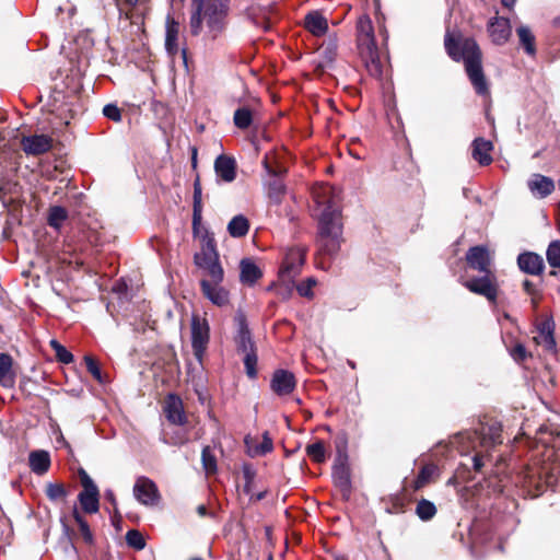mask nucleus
Masks as SVG:
<instances>
[{
    "label": "nucleus",
    "instance_id": "nucleus-7",
    "mask_svg": "<svg viewBox=\"0 0 560 560\" xmlns=\"http://www.w3.org/2000/svg\"><path fill=\"white\" fill-rule=\"evenodd\" d=\"M481 277L466 280L463 284L470 292L485 296L494 302L498 295L497 278L493 272H481Z\"/></svg>",
    "mask_w": 560,
    "mask_h": 560
},
{
    "label": "nucleus",
    "instance_id": "nucleus-31",
    "mask_svg": "<svg viewBox=\"0 0 560 560\" xmlns=\"http://www.w3.org/2000/svg\"><path fill=\"white\" fill-rule=\"evenodd\" d=\"M234 125L242 130L247 129L254 121V113L248 107H240L234 112Z\"/></svg>",
    "mask_w": 560,
    "mask_h": 560
},
{
    "label": "nucleus",
    "instance_id": "nucleus-62",
    "mask_svg": "<svg viewBox=\"0 0 560 560\" xmlns=\"http://www.w3.org/2000/svg\"><path fill=\"white\" fill-rule=\"evenodd\" d=\"M182 55H183L184 58L186 57V50L185 49L182 50Z\"/></svg>",
    "mask_w": 560,
    "mask_h": 560
},
{
    "label": "nucleus",
    "instance_id": "nucleus-14",
    "mask_svg": "<svg viewBox=\"0 0 560 560\" xmlns=\"http://www.w3.org/2000/svg\"><path fill=\"white\" fill-rule=\"evenodd\" d=\"M201 292L212 304L224 306L229 303V291L222 285V282L200 281Z\"/></svg>",
    "mask_w": 560,
    "mask_h": 560
},
{
    "label": "nucleus",
    "instance_id": "nucleus-20",
    "mask_svg": "<svg viewBox=\"0 0 560 560\" xmlns=\"http://www.w3.org/2000/svg\"><path fill=\"white\" fill-rule=\"evenodd\" d=\"M493 150V144L491 141L486 140L483 138H477L472 142V152L471 155L474 160H476L480 165L487 166L491 164L492 156L491 151Z\"/></svg>",
    "mask_w": 560,
    "mask_h": 560
},
{
    "label": "nucleus",
    "instance_id": "nucleus-60",
    "mask_svg": "<svg viewBox=\"0 0 560 560\" xmlns=\"http://www.w3.org/2000/svg\"><path fill=\"white\" fill-rule=\"evenodd\" d=\"M264 164H265L266 170H267L269 173H271V170H270V167L268 166V164H267V162H266V161H265V163H264Z\"/></svg>",
    "mask_w": 560,
    "mask_h": 560
},
{
    "label": "nucleus",
    "instance_id": "nucleus-64",
    "mask_svg": "<svg viewBox=\"0 0 560 560\" xmlns=\"http://www.w3.org/2000/svg\"><path fill=\"white\" fill-rule=\"evenodd\" d=\"M190 560H202L201 558H192Z\"/></svg>",
    "mask_w": 560,
    "mask_h": 560
},
{
    "label": "nucleus",
    "instance_id": "nucleus-56",
    "mask_svg": "<svg viewBox=\"0 0 560 560\" xmlns=\"http://www.w3.org/2000/svg\"><path fill=\"white\" fill-rule=\"evenodd\" d=\"M197 513L199 516L203 517L207 515V508L206 505L201 504L197 508Z\"/></svg>",
    "mask_w": 560,
    "mask_h": 560
},
{
    "label": "nucleus",
    "instance_id": "nucleus-55",
    "mask_svg": "<svg viewBox=\"0 0 560 560\" xmlns=\"http://www.w3.org/2000/svg\"><path fill=\"white\" fill-rule=\"evenodd\" d=\"M254 23L261 27L264 31H268L270 28V23L267 22V21H262L261 23H259L258 21H254Z\"/></svg>",
    "mask_w": 560,
    "mask_h": 560
},
{
    "label": "nucleus",
    "instance_id": "nucleus-11",
    "mask_svg": "<svg viewBox=\"0 0 560 560\" xmlns=\"http://www.w3.org/2000/svg\"><path fill=\"white\" fill-rule=\"evenodd\" d=\"M466 261L474 270L479 272H492L490 268L492 257L488 248L485 246L470 247L466 254Z\"/></svg>",
    "mask_w": 560,
    "mask_h": 560
},
{
    "label": "nucleus",
    "instance_id": "nucleus-26",
    "mask_svg": "<svg viewBox=\"0 0 560 560\" xmlns=\"http://www.w3.org/2000/svg\"><path fill=\"white\" fill-rule=\"evenodd\" d=\"M202 219V189L199 178L194 183L192 230L196 234Z\"/></svg>",
    "mask_w": 560,
    "mask_h": 560
},
{
    "label": "nucleus",
    "instance_id": "nucleus-35",
    "mask_svg": "<svg viewBox=\"0 0 560 560\" xmlns=\"http://www.w3.org/2000/svg\"><path fill=\"white\" fill-rule=\"evenodd\" d=\"M306 454L312 460H314L316 463L325 462V459H326L325 444L322 441H317L313 444L307 445Z\"/></svg>",
    "mask_w": 560,
    "mask_h": 560
},
{
    "label": "nucleus",
    "instance_id": "nucleus-54",
    "mask_svg": "<svg viewBox=\"0 0 560 560\" xmlns=\"http://www.w3.org/2000/svg\"><path fill=\"white\" fill-rule=\"evenodd\" d=\"M482 465H483V464H482V462H481V458H480L478 455H476V456L474 457V467H475V469H476V470H479V469L482 467Z\"/></svg>",
    "mask_w": 560,
    "mask_h": 560
},
{
    "label": "nucleus",
    "instance_id": "nucleus-40",
    "mask_svg": "<svg viewBox=\"0 0 560 560\" xmlns=\"http://www.w3.org/2000/svg\"><path fill=\"white\" fill-rule=\"evenodd\" d=\"M244 365H245L246 374L248 375V377L255 378L257 376V370H256L257 355H256L255 351H249V352L245 353Z\"/></svg>",
    "mask_w": 560,
    "mask_h": 560
},
{
    "label": "nucleus",
    "instance_id": "nucleus-10",
    "mask_svg": "<svg viewBox=\"0 0 560 560\" xmlns=\"http://www.w3.org/2000/svg\"><path fill=\"white\" fill-rule=\"evenodd\" d=\"M296 387V380L288 370H276L270 380V388L277 396H288Z\"/></svg>",
    "mask_w": 560,
    "mask_h": 560
},
{
    "label": "nucleus",
    "instance_id": "nucleus-48",
    "mask_svg": "<svg viewBox=\"0 0 560 560\" xmlns=\"http://www.w3.org/2000/svg\"><path fill=\"white\" fill-rule=\"evenodd\" d=\"M272 451V440L269 438L268 433L264 434L262 442L255 448V455H264Z\"/></svg>",
    "mask_w": 560,
    "mask_h": 560
},
{
    "label": "nucleus",
    "instance_id": "nucleus-13",
    "mask_svg": "<svg viewBox=\"0 0 560 560\" xmlns=\"http://www.w3.org/2000/svg\"><path fill=\"white\" fill-rule=\"evenodd\" d=\"M488 32L494 44L503 45L512 35L511 22L508 18L494 16L488 23Z\"/></svg>",
    "mask_w": 560,
    "mask_h": 560
},
{
    "label": "nucleus",
    "instance_id": "nucleus-38",
    "mask_svg": "<svg viewBox=\"0 0 560 560\" xmlns=\"http://www.w3.org/2000/svg\"><path fill=\"white\" fill-rule=\"evenodd\" d=\"M546 256L551 267L560 268V241H553L549 244Z\"/></svg>",
    "mask_w": 560,
    "mask_h": 560
},
{
    "label": "nucleus",
    "instance_id": "nucleus-15",
    "mask_svg": "<svg viewBox=\"0 0 560 560\" xmlns=\"http://www.w3.org/2000/svg\"><path fill=\"white\" fill-rule=\"evenodd\" d=\"M164 412L167 420L176 425H183L186 422V416L184 411V406L182 399L174 395L170 394L165 401Z\"/></svg>",
    "mask_w": 560,
    "mask_h": 560
},
{
    "label": "nucleus",
    "instance_id": "nucleus-24",
    "mask_svg": "<svg viewBox=\"0 0 560 560\" xmlns=\"http://www.w3.org/2000/svg\"><path fill=\"white\" fill-rule=\"evenodd\" d=\"M179 30V23L176 22L173 18L167 16L165 30V48L170 55H176L178 52Z\"/></svg>",
    "mask_w": 560,
    "mask_h": 560
},
{
    "label": "nucleus",
    "instance_id": "nucleus-8",
    "mask_svg": "<svg viewBox=\"0 0 560 560\" xmlns=\"http://www.w3.org/2000/svg\"><path fill=\"white\" fill-rule=\"evenodd\" d=\"M81 483L83 490L79 493L78 499L84 512L93 514L100 509V492L97 486L91 477L82 471Z\"/></svg>",
    "mask_w": 560,
    "mask_h": 560
},
{
    "label": "nucleus",
    "instance_id": "nucleus-1",
    "mask_svg": "<svg viewBox=\"0 0 560 560\" xmlns=\"http://www.w3.org/2000/svg\"><path fill=\"white\" fill-rule=\"evenodd\" d=\"M339 191L331 186H320L313 191L314 201L323 211L318 219L319 243L328 255L336 254L341 244L342 223L338 206Z\"/></svg>",
    "mask_w": 560,
    "mask_h": 560
},
{
    "label": "nucleus",
    "instance_id": "nucleus-42",
    "mask_svg": "<svg viewBox=\"0 0 560 560\" xmlns=\"http://www.w3.org/2000/svg\"><path fill=\"white\" fill-rule=\"evenodd\" d=\"M73 516H74L75 522L79 525V529L81 532L83 539L88 544H91L93 541V535H92V532L90 529L88 522L77 511H74Z\"/></svg>",
    "mask_w": 560,
    "mask_h": 560
},
{
    "label": "nucleus",
    "instance_id": "nucleus-27",
    "mask_svg": "<svg viewBox=\"0 0 560 560\" xmlns=\"http://www.w3.org/2000/svg\"><path fill=\"white\" fill-rule=\"evenodd\" d=\"M335 482L343 490L350 489V476L346 466V456L339 454L332 469Z\"/></svg>",
    "mask_w": 560,
    "mask_h": 560
},
{
    "label": "nucleus",
    "instance_id": "nucleus-25",
    "mask_svg": "<svg viewBox=\"0 0 560 560\" xmlns=\"http://www.w3.org/2000/svg\"><path fill=\"white\" fill-rule=\"evenodd\" d=\"M13 360L10 354L0 353V385L12 388L15 384V374L12 370Z\"/></svg>",
    "mask_w": 560,
    "mask_h": 560
},
{
    "label": "nucleus",
    "instance_id": "nucleus-49",
    "mask_svg": "<svg viewBox=\"0 0 560 560\" xmlns=\"http://www.w3.org/2000/svg\"><path fill=\"white\" fill-rule=\"evenodd\" d=\"M511 357L516 362H522V361H524L527 358V351H526L525 347L522 343H516L511 349Z\"/></svg>",
    "mask_w": 560,
    "mask_h": 560
},
{
    "label": "nucleus",
    "instance_id": "nucleus-53",
    "mask_svg": "<svg viewBox=\"0 0 560 560\" xmlns=\"http://www.w3.org/2000/svg\"><path fill=\"white\" fill-rule=\"evenodd\" d=\"M187 442V438L185 435L183 436H176V439L172 440L170 443L173 445H182Z\"/></svg>",
    "mask_w": 560,
    "mask_h": 560
},
{
    "label": "nucleus",
    "instance_id": "nucleus-29",
    "mask_svg": "<svg viewBox=\"0 0 560 560\" xmlns=\"http://www.w3.org/2000/svg\"><path fill=\"white\" fill-rule=\"evenodd\" d=\"M521 45L525 51L534 56L536 54L535 36L528 26L522 25L516 30Z\"/></svg>",
    "mask_w": 560,
    "mask_h": 560
},
{
    "label": "nucleus",
    "instance_id": "nucleus-18",
    "mask_svg": "<svg viewBox=\"0 0 560 560\" xmlns=\"http://www.w3.org/2000/svg\"><path fill=\"white\" fill-rule=\"evenodd\" d=\"M529 191L538 198H546L555 190V183L550 177L534 174L527 182Z\"/></svg>",
    "mask_w": 560,
    "mask_h": 560
},
{
    "label": "nucleus",
    "instance_id": "nucleus-50",
    "mask_svg": "<svg viewBox=\"0 0 560 560\" xmlns=\"http://www.w3.org/2000/svg\"><path fill=\"white\" fill-rule=\"evenodd\" d=\"M489 431H490L489 439H490L491 444L502 443L500 427H491V428H489Z\"/></svg>",
    "mask_w": 560,
    "mask_h": 560
},
{
    "label": "nucleus",
    "instance_id": "nucleus-23",
    "mask_svg": "<svg viewBox=\"0 0 560 560\" xmlns=\"http://www.w3.org/2000/svg\"><path fill=\"white\" fill-rule=\"evenodd\" d=\"M31 470L36 475H44L50 467V455L47 451H33L28 455Z\"/></svg>",
    "mask_w": 560,
    "mask_h": 560
},
{
    "label": "nucleus",
    "instance_id": "nucleus-30",
    "mask_svg": "<svg viewBox=\"0 0 560 560\" xmlns=\"http://www.w3.org/2000/svg\"><path fill=\"white\" fill-rule=\"evenodd\" d=\"M535 340L538 345H541L547 350H553L556 348V341L553 338V331L549 323H545L538 330Z\"/></svg>",
    "mask_w": 560,
    "mask_h": 560
},
{
    "label": "nucleus",
    "instance_id": "nucleus-41",
    "mask_svg": "<svg viewBox=\"0 0 560 560\" xmlns=\"http://www.w3.org/2000/svg\"><path fill=\"white\" fill-rule=\"evenodd\" d=\"M201 459L207 472H214L217 470V460L209 446L203 447Z\"/></svg>",
    "mask_w": 560,
    "mask_h": 560
},
{
    "label": "nucleus",
    "instance_id": "nucleus-28",
    "mask_svg": "<svg viewBox=\"0 0 560 560\" xmlns=\"http://www.w3.org/2000/svg\"><path fill=\"white\" fill-rule=\"evenodd\" d=\"M249 231V222L243 214H237L228 223V232L232 237L240 238Z\"/></svg>",
    "mask_w": 560,
    "mask_h": 560
},
{
    "label": "nucleus",
    "instance_id": "nucleus-17",
    "mask_svg": "<svg viewBox=\"0 0 560 560\" xmlns=\"http://www.w3.org/2000/svg\"><path fill=\"white\" fill-rule=\"evenodd\" d=\"M517 265L523 272L534 276L542 273L545 269L541 256L532 252L520 254L517 257Z\"/></svg>",
    "mask_w": 560,
    "mask_h": 560
},
{
    "label": "nucleus",
    "instance_id": "nucleus-12",
    "mask_svg": "<svg viewBox=\"0 0 560 560\" xmlns=\"http://www.w3.org/2000/svg\"><path fill=\"white\" fill-rule=\"evenodd\" d=\"M305 252L301 247L289 248L284 255L282 267L280 269V276L282 278H293L300 270V267L304 264Z\"/></svg>",
    "mask_w": 560,
    "mask_h": 560
},
{
    "label": "nucleus",
    "instance_id": "nucleus-45",
    "mask_svg": "<svg viewBox=\"0 0 560 560\" xmlns=\"http://www.w3.org/2000/svg\"><path fill=\"white\" fill-rule=\"evenodd\" d=\"M84 362H85L88 371L92 374V376L97 382L104 383L98 363L91 355H85Z\"/></svg>",
    "mask_w": 560,
    "mask_h": 560
},
{
    "label": "nucleus",
    "instance_id": "nucleus-61",
    "mask_svg": "<svg viewBox=\"0 0 560 560\" xmlns=\"http://www.w3.org/2000/svg\"><path fill=\"white\" fill-rule=\"evenodd\" d=\"M258 500L262 499L264 498V494L262 493H258Z\"/></svg>",
    "mask_w": 560,
    "mask_h": 560
},
{
    "label": "nucleus",
    "instance_id": "nucleus-43",
    "mask_svg": "<svg viewBox=\"0 0 560 560\" xmlns=\"http://www.w3.org/2000/svg\"><path fill=\"white\" fill-rule=\"evenodd\" d=\"M284 192V185L279 179H273L268 185V197L272 199L276 202H279L281 199V196Z\"/></svg>",
    "mask_w": 560,
    "mask_h": 560
},
{
    "label": "nucleus",
    "instance_id": "nucleus-2",
    "mask_svg": "<svg viewBox=\"0 0 560 560\" xmlns=\"http://www.w3.org/2000/svg\"><path fill=\"white\" fill-rule=\"evenodd\" d=\"M230 0H192L194 11L190 16V32L197 36L206 27V36L218 38L224 31Z\"/></svg>",
    "mask_w": 560,
    "mask_h": 560
},
{
    "label": "nucleus",
    "instance_id": "nucleus-63",
    "mask_svg": "<svg viewBox=\"0 0 560 560\" xmlns=\"http://www.w3.org/2000/svg\"><path fill=\"white\" fill-rule=\"evenodd\" d=\"M196 153H197V150H194V158H192L194 161H196Z\"/></svg>",
    "mask_w": 560,
    "mask_h": 560
},
{
    "label": "nucleus",
    "instance_id": "nucleus-22",
    "mask_svg": "<svg viewBox=\"0 0 560 560\" xmlns=\"http://www.w3.org/2000/svg\"><path fill=\"white\" fill-rule=\"evenodd\" d=\"M240 280L247 285H254L262 276L259 267L249 258H244L240 262Z\"/></svg>",
    "mask_w": 560,
    "mask_h": 560
},
{
    "label": "nucleus",
    "instance_id": "nucleus-46",
    "mask_svg": "<svg viewBox=\"0 0 560 560\" xmlns=\"http://www.w3.org/2000/svg\"><path fill=\"white\" fill-rule=\"evenodd\" d=\"M103 114L106 118L113 121L118 122L121 120V110L114 104L105 105L103 108Z\"/></svg>",
    "mask_w": 560,
    "mask_h": 560
},
{
    "label": "nucleus",
    "instance_id": "nucleus-44",
    "mask_svg": "<svg viewBox=\"0 0 560 560\" xmlns=\"http://www.w3.org/2000/svg\"><path fill=\"white\" fill-rule=\"evenodd\" d=\"M46 494L50 500L56 501L65 498L67 492L61 483H48Z\"/></svg>",
    "mask_w": 560,
    "mask_h": 560
},
{
    "label": "nucleus",
    "instance_id": "nucleus-58",
    "mask_svg": "<svg viewBox=\"0 0 560 560\" xmlns=\"http://www.w3.org/2000/svg\"><path fill=\"white\" fill-rule=\"evenodd\" d=\"M57 440L59 443H62L63 446L69 447L68 442L65 440V438L61 433L59 434V438Z\"/></svg>",
    "mask_w": 560,
    "mask_h": 560
},
{
    "label": "nucleus",
    "instance_id": "nucleus-59",
    "mask_svg": "<svg viewBox=\"0 0 560 560\" xmlns=\"http://www.w3.org/2000/svg\"><path fill=\"white\" fill-rule=\"evenodd\" d=\"M139 0H126V2L129 4V5H136L138 3Z\"/></svg>",
    "mask_w": 560,
    "mask_h": 560
},
{
    "label": "nucleus",
    "instance_id": "nucleus-19",
    "mask_svg": "<svg viewBox=\"0 0 560 560\" xmlns=\"http://www.w3.org/2000/svg\"><path fill=\"white\" fill-rule=\"evenodd\" d=\"M214 171L223 182L231 183L236 177V162L233 158L221 154L214 161Z\"/></svg>",
    "mask_w": 560,
    "mask_h": 560
},
{
    "label": "nucleus",
    "instance_id": "nucleus-34",
    "mask_svg": "<svg viewBox=\"0 0 560 560\" xmlns=\"http://www.w3.org/2000/svg\"><path fill=\"white\" fill-rule=\"evenodd\" d=\"M416 514L422 521H430L436 514V508L433 502L421 499L416 506Z\"/></svg>",
    "mask_w": 560,
    "mask_h": 560
},
{
    "label": "nucleus",
    "instance_id": "nucleus-6",
    "mask_svg": "<svg viewBox=\"0 0 560 560\" xmlns=\"http://www.w3.org/2000/svg\"><path fill=\"white\" fill-rule=\"evenodd\" d=\"M190 330L194 355L201 364L210 341V326L207 318L194 314L191 316Z\"/></svg>",
    "mask_w": 560,
    "mask_h": 560
},
{
    "label": "nucleus",
    "instance_id": "nucleus-52",
    "mask_svg": "<svg viewBox=\"0 0 560 560\" xmlns=\"http://www.w3.org/2000/svg\"><path fill=\"white\" fill-rule=\"evenodd\" d=\"M523 288H524L525 292H526L527 294H529V295H534V294L536 293V287H535V284H534L532 281H529V280H525V281L523 282Z\"/></svg>",
    "mask_w": 560,
    "mask_h": 560
},
{
    "label": "nucleus",
    "instance_id": "nucleus-4",
    "mask_svg": "<svg viewBox=\"0 0 560 560\" xmlns=\"http://www.w3.org/2000/svg\"><path fill=\"white\" fill-rule=\"evenodd\" d=\"M357 43L360 57L369 73L373 77H380L382 74V65L375 43L373 24L370 16L366 14L358 19Z\"/></svg>",
    "mask_w": 560,
    "mask_h": 560
},
{
    "label": "nucleus",
    "instance_id": "nucleus-36",
    "mask_svg": "<svg viewBox=\"0 0 560 560\" xmlns=\"http://www.w3.org/2000/svg\"><path fill=\"white\" fill-rule=\"evenodd\" d=\"M435 470L436 467L432 464L423 466L415 480V489H420L424 487L431 480Z\"/></svg>",
    "mask_w": 560,
    "mask_h": 560
},
{
    "label": "nucleus",
    "instance_id": "nucleus-9",
    "mask_svg": "<svg viewBox=\"0 0 560 560\" xmlns=\"http://www.w3.org/2000/svg\"><path fill=\"white\" fill-rule=\"evenodd\" d=\"M133 495L139 503L145 506H153L160 500L156 485L144 476L137 478L133 486Z\"/></svg>",
    "mask_w": 560,
    "mask_h": 560
},
{
    "label": "nucleus",
    "instance_id": "nucleus-51",
    "mask_svg": "<svg viewBox=\"0 0 560 560\" xmlns=\"http://www.w3.org/2000/svg\"><path fill=\"white\" fill-rule=\"evenodd\" d=\"M104 495H105V499L113 505V509H114L115 513L117 514L118 509H117V501H116L114 491L112 489H107L105 491Z\"/></svg>",
    "mask_w": 560,
    "mask_h": 560
},
{
    "label": "nucleus",
    "instance_id": "nucleus-47",
    "mask_svg": "<svg viewBox=\"0 0 560 560\" xmlns=\"http://www.w3.org/2000/svg\"><path fill=\"white\" fill-rule=\"evenodd\" d=\"M316 281L314 278H308L305 282L298 285L296 290L300 295L311 298L313 296L312 289L315 285Z\"/></svg>",
    "mask_w": 560,
    "mask_h": 560
},
{
    "label": "nucleus",
    "instance_id": "nucleus-33",
    "mask_svg": "<svg viewBox=\"0 0 560 560\" xmlns=\"http://www.w3.org/2000/svg\"><path fill=\"white\" fill-rule=\"evenodd\" d=\"M67 218L68 212L63 207H51L48 214V224L51 228L59 230L62 226L63 222L67 220Z\"/></svg>",
    "mask_w": 560,
    "mask_h": 560
},
{
    "label": "nucleus",
    "instance_id": "nucleus-16",
    "mask_svg": "<svg viewBox=\"0 0 560 560\" xmlns=\"http://www.w3.org/2000/svg\"><path fill=\"white\" fill-rule=\"evenodd\" d=\"M51 143V138L46 135H35L24 137L22 139V147L24 152L32 155H38L49 151Z\"/></svg>",
    "mask_w": 560,
    "mask_h": 560
},
{
    "label": "nucleus",
    "instance_id": "nucleus-32",
    "mask_svg": "<svg viewBox=\"0 0 560 560\" xmlns=\"http://www.w3.org/2000/svg\"><path fill=\"white\" fill-rule=\"evenodd\" d=\"M237 343L238 348L247 353L249 351H254V342L250 337L249 329L247 328L245 320L242 318L240 322V329L237 335Z\"/></svg>",
    "mask_w": 560,
    "mask_h": 560
},
{
    "label": "nucleus",
    "instance_id": "nucleus-37",
    "mask_svg": "<svg viewBox=\"0 0 560 560\" xmlns=\"http://www.w3.org/2000/svg\"><path fill=\"white\" fill-rule=\"evenodd\" d=\"M50 347L54 349L56 358L59 362L69 364L73 361V354L56 339L50 340Z\"/></svg>",
    "mask_w": 560,
    "mask_h": 560
},
{
    "label": "nucleus",
    "instance_id": "nucleus-21",
    "mask_svg": "<svg viewBox=\"0 0 560 560\" xmlns=\"http://www.w3.org/2000/svg\"><path fill=\"white\" fill-rule=\"evenodd\" d=\"M305 28L314 36H324L328 31L327 19L318 11H312L305 16Z\"/></svg>",
    "mask_w": 560,
    "mask_h": 560
},
{
    "label": "nucleus",
    "instance_id": "nucleus-39",
    "mask_svg": "<svg viewBox=\"0 0 560 560\" xmlns=\"http://www.w3.org/2000/svg\"><path fill=\"white\" fill-rule=\"evenodd\" d=\"M126 541L128 546L136 550H142L145 547V540L142 534L137 529H130L126 533Z\"/></svg>",
    "mask_w": 560,
    "mask_h": 560
},
{
    "label": "nucleus",
    "instance_id": "nucleus-3",
    "mask_svg": "<svg viewBox=\"0 0 560 560\" xmlns=\"http://www.w3.org/2000/svg\"><path fill=\"white\" fill-rule=\"evenodd\" d=\"M445 48L450 57L463 60L467 75L479 95H487L489 88L481 66V51L471 38L455 40L450 36L445 38Z\"/></svg>",
    "mask_w": 560,
    "mask_h": 560
},
{
    "label": "nucleus",
    "instance_id": "nucleus-57",
    "mask_svg": "<svg viewBox=\"0 0 560 560\" xmlns=\"http://www.w3.org/2000/svg\"><path fill=\"white\" fill-rule=\"evenodd\" d=\"M516 0H502V4L506 8H513V5L515 4Z\"/></svg>",
    "mask_w": 560,
    "mask_h": 560
},
{
    "label": "nucleus",
    "instance_id": "nucleus-5",
    "mask_svg": "<svg viewBox=\"0 0 560 560\" xmlns=\"http://www.w3.org/2000/svg\"><path fill=\"white\" fill-rule=\"evenodd\" d=\"M195 264L206 272L207 278L201 281L223 282L224 270L219 260L215 242L206 237L201 252L195 255Z\"/></svg>",
    "mask_w": 560,
    "mask_h": 560
}]
</instances>
